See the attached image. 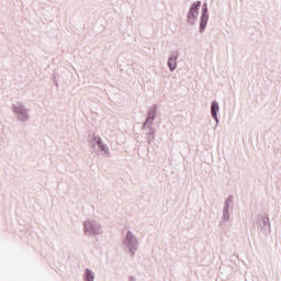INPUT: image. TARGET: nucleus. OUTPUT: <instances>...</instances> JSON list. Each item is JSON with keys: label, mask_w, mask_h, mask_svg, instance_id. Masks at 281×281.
Here are the masks:
<instances>
[{"label": "nucleus", "mask_w": 281, "mask_h": 281, "mask_svg": "<svg viewBox=\"0 0 281 281\" xmlns=\"http://www.w3.org/2000/svg\"><path fill=\"white\" fill-rule=\"evenodd\" d=\"M207 25V4L202 5V16L200 23V30L203 32Z\"/></svg>", "instance_id": "2"}, {"label": "nucleus", "mask_w": 281, "mask_h": 281, "mask_svg": "<svg viewBox=\"0 0 281 281\" xmlns=\"http://www.w3.org/2000/svg\"><path fill=\"white\" fill-rule=\"evenodd\" d=\"M201 8V1L194 2L189 11L188 20L194 23L196 16H199V9Z\"/></svg>", "instance_id": "1"}, {"label": "nucleus", "mask_w": 281, "mask_h": 281, "mask_svg": "<svg viewBox=\"0 0 281 281\" xmlns=\"http://www.w3.org/2000/svg\"><path fill=\"white\" fill-rule=\"evenodd\" d=\"M15 113H20V115H25V109L23 108H15Z\"/></svg>", "instance_id": "6"}, {"label": "nucleus", "mask_w": 281, "mask_h": 281, "mask_svg": "<svg viewBox=\"0 0 281 281\" xmlns=\"http://www.w3.org/2000/svg\"><path fill=\"white\" fill-rule=\"evenodd\" d=\"M168 65L171 71H175L177 69V59L175 58H169Z\"/></svg>", "instance_id": "4"}, {"label": "nucleus", "mask_w": 281, "mask_h": 281, "mask_svg": "<svg viewBox=\"0 0 281 281\" xmlns=\"http://www.w3.org/2000/svg\"><path fill=\"white\" fill-rule=\"evenodd\" d=\"M217 111H218V103L213 102L212 106H211V113H212V116L214 117V120H217L216 119V112Z\"/></svg>", "instance_id": "3"}, {"label": "nucleus", "mask_w": 281, "mask_h": 281, "mask_svg": "<svg viewBox=\"0 0 281 281\" xmlns=\"http://www.w3.org/2000/svg\"><path fill=\"white\" fill-rule=\"evenodd\" d=\"M128 238H131V233H130V234H127V240H128Z\"/></svg>", "instance_id": "7"}, {"label": "nucleus", "mask_w": 281, "mask_h": 281, "mask_svg": "<svg viewBox=\"0 0 281 281\" xmlns=\"http://www.w3.org/2000/svg\"><path fill=\"white\" fill-rule=\"evenodd\" d=\"M86 281H93V272L92 271H87V273H86Z\"/></svg>", "instance_id": "5"}]
</instances>
